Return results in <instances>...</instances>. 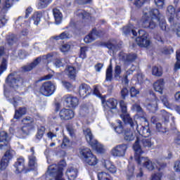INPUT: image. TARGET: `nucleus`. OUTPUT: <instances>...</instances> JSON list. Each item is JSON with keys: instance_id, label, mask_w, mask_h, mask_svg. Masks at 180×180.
<instances>
[{"instance_id": "864d4df0", "label": "nucleus", "mask_w": 180, "mask_h": 180, "mask_svg": "<svg viewBox=\"0 0 180 180\" xmlns=\"http://www.w3.org/2000/svg\"><path fill=\"white\" fill-rule=\"evenodd\" d=\"M130 94H131V98H136V96H137L139 94H140V91H139L134 87H131L130 89Z\"/></svg>"}, {"instance_id": "a878e982", "label": "nucleus", "mask_w": 180, "mask_h": 180, "mask_svg": "<svg viewBox=\"0 0 180 180\" xmlns=\"http://www.w3.org/2000/svg\"><path fill=\"white\" fill-rule=\"evenodd\" d=\"M104 167L107 171L110 172V174H116V172H117V168H116V166H115V165L110 160L104 161Z\"/></svg>"}, {"instance_id": "473e14b6", "label": "nucleus", "mask_w": 180, "mask_h": 180, "mask_svg": "<svg viewBox=\"0 0 180 180\" xmlns=\"http://www.w3.org/2000/svg\"><path fill=\"white\" fill-rule=\"evenodd\" d=\"M66 73L68 74L70 79H75V77H77V71L75 70V68L72 66H68L66 69Z\"/></svg>"}, {"instance_id": "f257e3e1", "label": "nucleus", "mask_w": 180, "mask_h": 180, "mask_svg": "<svg viewBox=\"0 0 180 180\" xmlns=\"http://www.w3.org/2000/svg\"><path fill=\"white\" fill-rule=\"evenodd\" d=\"M142 26L145 29H155L159 23V27L163 32H168L169 27L165 19L157 8H144L142 16Z\"/></svg>"}, {"instance_id": "9b49d317", "label": "nucleus", "mask_w": 180, "mask_h": 180, "mask_svg": "<svg viewBox=\"0 0 180 180\" xmlns=\"http://www.w3.org/2000/svg\"><path fill=\"white\" fill-rule=\"evenodd\" d=\"M6 84L9 85V86H12L13 88H16L18 86H20L22 84H23V79L20 77H16L13 75L10 74L6 79Z\"/></svg>"}, {"instance_id": "7ed1b4c3", "label": "nucleus", "mask_w": 180, "mask_h": 180, "mask_svg": "<svg viewBox=\"0 0 180 180\" xmlns=\"http://www.w3.org/2000/svg\"><path fill=\"white\" fill-rule=\"evenodd\" d=\"M124 122L125 123H128V124L131 127L132 130H135L134 129H136L137 134L142 136L144 139H147V137H150L151 135V131L148 127L139 125V124H137V121L131 119L129 115H126L124 117Z\"/></svg>"}, {"instance_id": "aec40b11", "label": "nucleus", "mask_w": 180, "mask_h": 180, "mask_svg": "<svg viewBox=\"0 0 180 180\" xmlns=\"http://www.w3.org/2000/svg\"><path fill=\"white\" fill-rule=\"evenodd\" d=\"M136 58H137V55H136V53H132L129 55H127L123 52H121L120 53V60L124 61L125 64L127 63H131L132 61H134Z\"/></svg>"}, {"instance_id": "de8ad7c7", "label": "nucleus", "mask_w": 180, "mask_h": 180, "mask_svg": "<svg viewBox=\"0 0 180 180\" xmlns=\"http://www.w3.org/2000/svg\"><path fill=\"white\" fill-rule=\"evenodd\" d=\"M176 63L174 65V70H180V50L176 51Z\"/></svg>"}, {"instance_id": "423d86ee", "label": "nucleus", "mask_w": 180, "mask_h": 180, "mask_svg": "<svg viewBox=\"0 0 180 180\" xmlns=\"http://www.w3.org/2000/svg\"><path fill=\"white\" fill-rule=\"evenodd\" d=\"M41 60L44 63H50V61L53 60V56H51V54H48L46 56H43L37 58L32 63L23 66L22 71L24 72L32 71L33 68H35V67L39 65V63H40V61H41Z\"/></svg>"}, {"instance_id": "e2e57ef3", "label": "nucleus", "mask_w": 180, "mask_h": 180, "mask_svg": "<svg viewBox=\"0 0 180 180\" xmlns=\"http://www.w3.org/2000/svg\"><path fill=\"white\" fill-rule=\"evenodd\" d=\"M155 4L159 9H162L164 6V0H155Z\"/></svg>"}, {"instance_id": "8fccbe9b", "label": "nucleus", "mask_w": 180, "mask_h": 180, "mask_svg": "<svg viewBox=\"0 0 180 180\" xmlns=\"http://www.w3.org/2000/svg\"><path fill=\"white\" fill-rule=\"evenodd\" d=\"M71 45L68 44H64L60 46V51L62 53H68V51L70 50Z\"/></svg>"}, {"instance_id": "20e7f679", "label": "nucleus", "mask_w": 180, "mask_h": 180, "mask_svg": "<svg viewBox=\"0 0 180 180\" xmlns=\"http://www.w3.org/2000/svg\"><path fill=\"white\" fill-rule=\"evenodd\" d=\"M84 134L86 137V140L87 143L92 147L94 150H96L97 153H105V148L103 146H102L95 138H94V135L92 134V131H91L90 129H85L83 130Z\"/></svg>"}, {"instance_id": "c756f323", "label": "nucleus", "mask_w": 180, "mask_h": 180, "mask_svg": "<svg viewBox=\"0 0 180 180\" xmlns=\"http://www.w3.org/2000/svg\"><path fill=\"white\" fill-rule=\"evenodd\" d=\"M53 16L55 18V22L56 25H60L61 21L63 20V13L60 11V10L57 8L53 9Z\"/></svg>"}, {"instance_id": "ddd939ff", "label": "nucleus", "mask_w": 180, "mask_h": 180, "mask_svg": "<svg viewBox=\"0 0 180 180\" xmlns=\"http://www.w3.org/2000/svg\"><path fill=\"white\" fill-rule=\"evenodd\" d=\"M1 58L2 60L0 65V75H2L4 71H6V68L8 67V55L5 54L4 49H0V59Z\"/></svg>"}, {"instance_id": "4468645a", "label": "nucleus", "mask_w": 180, "mask_h": 180, "mask_svg": "<svg viewBox=\"0 0 180 180\" xmlns=\"http://www.w3.org/2000/svg\"><path fill=\"white\" fill-rule=\"evenodd\" d=\"M150 96L153 99L148 103L147 109L152 112V113H154L158 108V98H157L154 94H150Z\"/></svg>"}, {"instance_id": "603ef678", "label": "nucleus", "mask_w": 180, "mask_h": 180, "mask_svg": "<svg viewBox=\"0 0 180 180\" xmlns=\"http://www.w3.org/2000/svg\"><path fill=\"white\" fill-rule=\"evenodd\" d=\"M62 85L67 89L68 91H72L74 89V87L72 86V84L68 82H62Z\"/></svg>"}, {"instance_id": "cd10ccee", "label": "nucleus", "mask_w": 180, "mask_h": 180, "mask_svg": "<svg viewBox=\"0 0 180 180\" xmlns=\"http://www.w3.org/2000/svg\"><path fill=\"white\" fill-rule=\"evenodd\" d=\"M166 14L169 18V22L172 23V22H174V19H175V8H174L172 6H169L167 7Z\"/></svg>"}, {"instance_id": "2f4dec72", "label": "nucleus", "mask_w": 180, "mask_h": 180, "mask_svg": "<svg viewBox=\"0 0 180 180\" xmlns=\"http://www.w3.org/2000/svg\"><path fill=\"white\" fill-rule=\"evenodd\" d=\"M126 178L127 180L134 179V167L131 165L128 166V169L126 172Z\"/></svg>"}, {"instance_id": "bf43d9fd", "label": "nucleus", "mask_w": 180, "mask_h": 180, "mask_svg": "<svg viewBox=\"0 0 180 180\" xmlns=\"http://www.w3.org/2000/svg\"><path fill=\"white\" fill-rule=\"evenodd\" d=\"M146 2H147V0H136L134 5H136L137 8H141Z\"/></svg>"}, {"instance_id": "bb28decb", "label": "nucleus", "mask_w": 180, "mask_h": 180, "mask_svg": "<svg viewBox=\"0 0 180 180\" xmlns=\"http://www.w3.org/2000/svg\"><path fill=\"white\" fill-rule=\"evenodd\" d=\"M117 106V101L114 98H110L104 103L105 109H116Z\"/></svg>"}, {"instance_id": "f704fd0d", "label": "nucleus", "mask_w": 180, "mask_h": 180, "mask_svg": "<svg viewBox=\"0 0 180 180\" xmlns=\"http://www.w3.org/2000/svg\"><path fill=\"white\" fill-rule=\"evenodd\" d=\"M51 2H53V0H39L38 8L39 9H44L45 8H47Z\"/></svg>"}, {"instance_id": "6e6d98bb", "label": "nucleus", "mask_w": 180, "mask_h": 180, "mask_svg": "<svg viewBox=\"0 0 180 180\" xmlns=\"http://www.w3.org/2000/svg\"><path fill=\"white\" fill-rule=\"evenodd\" d=\"M60 40H64L65 39H70V37H72L71 34H70V33L67 31L62 32L60 34Z\"/></svg>"}, {"instance_id": "052dcab7", "label": "nucleus", "mask_w": 180, "mask_h": 180, "mask_svg": "<svg viewBox=\"0 0 180 180\" xmlns=\"http://www.w3.org/2000/svg\"><path fill=\"white\" fill-rule=\"evenodd\" d=\"M156 129H158V131H162V133H165V130L167 128L164 126H162V124H161V123H157L156 124Z\"/></svg>"}, {"instance_id": "6e6552de", "label": "nucleus", "mask_w": 180, "mask_h": 180, "mask_svg": "<svg viewBox=\"0 0 180 180\" xmlns=\"http://www.w3.org/2000/svg\"><path fill=\"white\" fill-rule=\"evenodd\" d=\"M56 91V84L52 82H44L39 89V92L44 96H51Z\"/></svg>"}, {"instance_id": "37998d69", "label": "nucleus", "mask_w": 180, "mask_h": 180, "mask_svg": "<svg viewBox=\"0 0 180 180\" xmlns=\"http://www.w3.org/2000/svg\"><path fill=\"white\" fill-rule=\"evenodd\" d=\"M10 102L12 103V105H13V106H15V108H16V106H18L19 103L22 102V100L19 96H16V97H13L12 98H10Z\"/></svg>"}, {"instance_id": "0eeeda50", "label": "nucleus", "mask_w": 180, "mask_h": 180, "mask_svg": "<svg viewBox=\"0 0 180 180\" xmlns=\"http://www.w3.org/2000/svg\"><path fill=\"white\" fill-rule=\"evenodd\" d=\"M22 127L20 129V133L22 134H30V131L33 129V123H34V119L30 116H27L22 120Z\"/></svg>"}, {"instance_id": "393cba45", "label": "nucleus", "mask_w": 180, "mask_h": 180, "mask_svg": "<svg viewBox=\"0 0 180 180\" xmlns=\"http://www.w3.org/2000/svg\"><path fill=\"white\" fill-rule=\"evenodd\" d=\"M89 91H91V87L86 84H82L79 87V94L80 96H83L84 98L88 96Z\"/></svg>"}, {"instance_id": "3c124183", "label": "nucleus", "mask_w": 180, "mask_h": 180, "mask_svg": "<svg viewBox=\"0 0 180 180\" xmlns=\"http://www.w3.org/2000/svg\"><path fill=\"white\" fill-rule=\"evenodd\" d=\"M13 1L18 2L19 0H6L4 4V9H9L13 5Z\"/></svg>"}, {"instance_id": "09e8293b", "label": "nucleus", "mask_w": 180, "mask_h": 180, "mask_svg": "<svg viewBox=\"0 0 180 180\" xmlns=\"http://www.w3.org/2000/svg\"><path fill=\"white\" fill-rule=\"evenodd\" d=\"M172 30H174L176 32V34L180 37V24L176 23L172 26Z\"/></svg>"}, {"instance_id": "4be33fe9", "label": "nucleus", "mask_w": 180, "mask_h": 180, "mask_svg": "<svg viewBox=\"0 0 180 180\" xmlns=\"http://www.w3.org/2000/svg\"><path fill=\"white\" fill-rule=\"evenodd\" d=\"M8 141H9L8 134L5 131H1L0 133V150H4V148L9 146L8 145Z\"/></svg>"}, {"instance_id": "b1692460", "label": "nucleus", "mask_w": 180, "mask_h": 180, "mask_svg": "<svg viewBox=\"0 0 180 180\" xmlns=\"http://www.w3.org/2000/svg\"><path fill=\"white\" fill-rule=\"evenodd\" d=\"M164 85H165V82H164L163 79H160L154 83L153 87L156 92H159V94H162V91H164Z\"/></svg>"}, {"instance_id": "58836bf2", "label": "nucleus", "mask_w": 180, "mask_h": 180, "mask_svg": "<svg viewBox=\"0 0 180 180\" xmlns=\"http://www.w3.org/2000/svg\"><path fill=\"white\" fill-rule=\"evenodd\" d=\"M76 14L77 15V16H79V18H82V19H88L89 16H91V14H89V13H87L84 10H78Z\"/></svg>"}, {"instance_id": "f03ea898", "label": "nucleus", "mask_w": 180, "mask_h": 180, "mask_svg": "<svg viewBox=\"0 0 180 180\" xmlns=\"http://www.w3.org/2000/svg\"><path fill=\"white\" fill-rule=\"evenodd\" d=\"M133 150L135 153V161H136L137 164H139V165H143V167L144 168H146V169H148V171H153L157 169L160 171V169L162 168V166H161V164L160 162H153L150 160V159H148V158H144L141 156V154H143V150L139 144V141L134 143L133 146Z\"/></svg>"}, {"instance_id": "680f3d73", "label": "nucleus", "mask_w": 180, "mask_h": 180, "mask_svg": "<svg viewBox=\"0 0 180 180\" xmlns=\"http://www.w3.org/2000/svg\"><path fill=\"white\" fill-rule=\"evenodd\" d=\"M129 95V90L127 88H124L121 90V96L122 99H126V96Z\"/></svg>"}, {"instance_id": "7c9ffc66", "label": "nucleus", "mask_w": 180, "mask_h": 180, "mask_svg": "<svg viewBox=\"0 0 180 180\" xmlns=\"http://www.w3.org/2000/svg\"><path fill=\"white\" fill-rule=\"evenodd\" d=\"M27 113V109L25 107H21L18 110H15L14 119H20L22 116H25Z\"/></svg>"}, {"instance_id": "a19ab883", "label": "nucleus", "mask_w": 180, "mask_h": 180, "mask_svg": "<svg viewBox=\"0 0 180 180\" xmlns=\"http://www.w3.org/2000/svg\"><path fill=\"white\" fill-rule=\"evenodd\" d=\"M44 131H46L44 127H41L39 129H38L36 139H37V140H41L43 136H44Z\"/></svg>"}, {"instance_id": "338daca9", "label": "nucleus", "mask_w": 180, "mask_h": 180, "mask_svg": "<svg viewBox=\"0 0 180 180\" xmlns=\"http://www.w3.org/2000/svg\"><path fill=\"white\" fill-rule=\"evenodd\" d=\"M68 144H70V140L68 139V138L67 137L63 138V143L61 145L62 148H65V147H67Z\"/></svg>"}, {"instance_id": "dca6fc26", "label": "nucleus", "mask_w": 180, "mask_h": 180, "mask_svg": "<svg viewBox=\"0 0 180 180\" xmlns=\"http://www.w3.org/2000/svg\"><path fill=\"white\" fill-rule=\"evenodd\" d=\"M138 141L140 148H146V150H148V148H153L154 147V142L151 141L150 139L143 138L141 139V145H140V140L139 139V137H137L136 141L135 143Z\"/></svg>"}, {"instance_id": "f3484780", "label": "nucleus", "mask_w": 180, "mask_h": 180, "mask_svg": "<svg viewBox=\"0 0 180 180\" xmlns=\"http://www.w3.org/2000/svg\"><path fill=\"white\" fill-rule=\"evenodd\" d=\"M60 117L62 120H71L74 117V111L70 109L63 108L60 112Z\"/></svg>"}, {"instance_id": "9d476101", "label": "nucleus", "mask_w": 180, "mask_h": 180, "mask_svg": "<svg viewBox=\"0 0 180 180\" xmlns=\"http://www.w3.org/2000/svg\"><path fill=\"white\" fill-rule=\"evenodd\" d=\"M139 37L136 39V43L140 47H148L150 46V41L148 38H147V33L143 30H139Z\"/></svg>"}, {"instance_id": "c03bdc74", "label": "nucleus", "mask_w": 180, "mask_h": 180, "mask_svg": "<svg viewBox=\"0 0 180 180\" xmlns=\"http://www.w3.org/2000/svg\"><path fill=\"white\" fill-rule=\"evenodd\" d=\"M112 64H110L106 70V81H112Z\"/></svg>"}, {"instance_id": "a211bd4d", "label": "nucleus", "mask_w": 180, "mask_h": 180, "mask_svg": "<svg viewBox=\"0 0 180 180\" xmlns=\"http://www.w3.org/2000/svg\"><path fill=\"white\" fill-rule=\"evenodd\" d=\"M101 37L99 34V31H96V30H93L91 33L85 37L84 41L86 44L92 43L94 40H96L98 37Z\"/></svg>"}, {"instance_id": "412c9836", "label": "nucleus", "mask_w": 180, "mask_h": 180, "mask_svg": "<svg viewBox=\"0 0 180 180\" xmlns=\"http://www.w3.org/2000/svg\"><path fill=\"white\" fill-rule=\"evenodd\" d=\"M14 167L15 168V174H20V172L25 171V159L23 158H19L14 164Z\"/></svg>"}, {"instance_id": "79ce46f5", "label": "nucleus", "mask_w": 180, "mask_h": 180, "mask_svg": "<svg viewBox=\"0 0 180 180\" xmlns=\"http://www.w3.org/2000/svg\"><path fill=\"white\" fill-rule=\"evenodd\" d=\"M117 126L114 128L115 131L118 134H122V133H123V125H122V121L117 120Z\"/></svg>"}, {"instance_id": "2eb2a0df", "label": "nucleus", "mask_w": 180, "mask_h": 180, "mask_svg": "<svg viewBox=\"0 0 180 180\" xmlns=\"http://www.w3.org/2000/svg\"><path fill=\"white\" fill-rule=\"evenodd\" d=\"M130 129H127L124 131V140H126L127 141H133V140H134V139L136 138V139L137 137H139L137 136V130L136 129V128H134V130H133V128H131V127L130 126Z\"/></svg>"}, {"instance_id": "ea45409f", "label": "nucleus", "mask_w": 180, "mask_h": 180, "mask_svg": "<svg viewBox=\"0 0 180 180\" xmlns=\"http://www.w3.org/2000/svg\"><path fill=\"white\" fill-rule=\"evenodd\" d=\"M40 19H41V14L39 13H35L32 15V20L34 21V25H39V23H40Z\"/></svg>"}, {"instance_id": "f8f14e48", "label": "nucleus", "mask_w": 180, "mask_h": 180, "mask_svg": "<svg viewBox=\"0 0 180 180\" xmlns=\"http://www.w3.org/2000/svg\"><path fill=\"white\" fill-rule=\"evenodd\" d=\"M63 99L65 103H67L68 108H77V106H78V98L73 96L71 94H67L64 96Z\"/></svg>"}, {"instance_id": "a18cd8bd", "label": "nucleus", "mask_w": 180, "mask_h": 180, "mask_svg": "<svg viewBox=\"0 0 180 180\" xmlns=\"http://www.w3.org/2000/svg\"><path fill=\"white\" fill-rule=\"evenodd\" d=\"M131 30V33L133 36H137V32L131 28L130 27H124L123 28V33L124 34H129L130 33V31Z\"/></svg>"}, {"instance_id": "5701e85b", "label": "nucleus", "mask_w": 180, "mask_h": 180, "mask_svg": "<svg viewBox=\"0 0 180 180\" xmlns=\"http://www.w3.org/2000/svg\"><path fill=\"white\" fill-rule=\"evenodd\" d=\"M30 151L32 153L31 155H29V162L28 166L31 169H34L36 167H37V160L36 159V156H34V148H31Z\"/></svg>"}, {"instance_id": "e433bc0d", "label": "nucleus", "mask_w": 180, "mask_h": 180, "mask_svg": "<svg viewBox=\"0 0 180 180\" xmlns=\"http://www.w3.org/2000/svg\"><path fill=\"white\" fill-rule=\"evenodd\" d=\"M9 159L6 158H2L0 162V169L1 171H4V169H6V168H8V166L9 165Z\"/></svg>"}, {"instance_id": "c9c22d12", "label": "nucleus", "mask_w": 180, "mask_h": 180, "mask_svg": "<svg viewBox=\"0 0 180 180\" xmlns=\"http://www.w3.org/2000/svg\"><path fill=\"white\" fill-rule=\"evenodd\" d=\"M98 180H112L110 175L105 172H101L98 173Z\"/></svg>"}, {"instance_id": "6ab92c4d", "label": "nucleus", "mask_w": 180, "mask_h": 180, "mask_svg": "<svg viewBox=\"0 0 180 180\" xmlns=\"http://www.w3.org/2000/svg\"><path fill=\"white\" fill-rule=\"evenodd\" d=\"M65 175L68 180H75L78 176V169L74 167H70L67 169Z\"/></svg>"}, {"instance_id": "13d9d810", "label": "nucleus", "mask_w": 180, "mask_h": 180, "mask_svg": "<svg viewBox=\"0 0 180 180\" xmlns=\"http://www.w3.org/2000/svg\"><path fill=\"white\" fill-rule=\"evenodd\" d=\"M162 113L163 117L165 119V124H167V123H168V122H169V114L164 110H162Z\"/></svg>"}, {"instance_id": "39448f33", "label": "nucleus", "mask_w": 180, "mask_h": 180, "mask_svg": "<svg viewBox=\"0 0 180 180\" xmlns=\"http://www.w3.org/2000/svg\"><path fill=\"white\" fill-rule=\"evenodd\" d=\"M79 156L81 158L84 159V162L91 165V167H95L98 164V158L96 156L92 154L91 149L87 148H82L79 149Z\"/></svg>"}, {"instance_id": "1a4fd4ad", "label": "nucleus", "mask_w": 180, "mask_h": 180, "mask_svg": "<svg viewBox=\"0 0 180 180\" xmlns=\"http://www.w3.org/2000/svg\"><path fill=\"white\" fill-rule=\"evenodd\" d=\"M128 148L127 144H120L112 149L111 154L113 157H124Z\"/></svg>"}, {"instance_id": "49530a36", "label": "nucleus", "mask_w": 180, "mask_h": 180, "mask_svg": "<svg viewBox=\"0 0 180 180\" xmlns=\"http://www.w3.org/2000/svg\"><path fill=\"white\" fill-rule=\"evenodd\" d=\"M88 51V47L83 46L80 48V58H86V52Z\"/></svg>"}, {"instance_id": "c85d7f7f", "label": "nucleus", "mask_w": 180, "mask_h": 180, "mask_svg": "<svg viewBox=\"0 0 180 180\" xmlns=\"http://www.w3.org/2000/svg\"><path fill=\"white\" fill-rule=\"evenodd\" d=\"M120 109L123 113L122 115H121V117H122L123 122H124V117H126V116H130L129 115L127 114V104H126L124 101L122 100L120 101Z\"/></svg>"}, {"instance_id": "72a5a7b5", "label": "nucleus", "mask_w": 180, "mask_h": 180, "mask_svg": "<svg viewBox=\"0 0 180 180\" xmlns=\"http://www.w3.org/2000/svg\"><path fill=\"white\" fill-rule=\"evenodd\" d=\"M6 147H7V148L8 149H7V150L6 151V153L4 154V158L11 160L13 158V157H15L16 153L12 148H10L9 145Z\"/></svg>"}, {"instance_id": "4c0bfd02", "label": "nucleus", "mask_w": 180, "mask_h": 180, "mask_svg": "<svg viewBox=\"0 0 180 180\" xmlns=\"http://www.w3.org/2000/svg\"><path fill=\"white\" fill-rule=\"evenodd\" d=\"M152 74L155 77H161V75H162V68L157 66L153 67L152 69Z\"/></svg>"}, {"instance_id": "0e129e2a", "label": "nucleus", "mask_w": 180, "mask_h": 180, "mask_svg": "<svg viewBox=\"0 0 180 180\" xmlns=\"http://www.w3.org/2000/svg\"><path fill=\"white\" fill-rule=\"evenodd\" d=\"M18 57L21 60H23V58H26V57H27V53L25 51H18Z\"/></svg>"}, {"instance_id": "774afa93", "label": "nucleus", "mask_w": 180, "mask_h": 180, "mask_svg": "<svg viewBox=\"0 0 180 180\" xmlns=\"http://www.w3.org/2000/svg\"><path fill=\"white\" fill-rule=\"evenodd\" d=\"M162 175L160 173H156L152 175L151 180H161Z\"/></svg>"}, {"instance_id": "4d7b16f0", "label": "nucleus", "mask_w": 180, "mask_h": 180, "mask_svg": "<svg viewBox=\"0 0 180 180\" xmlns=\"http://www.w3.org/2000/svg\"><path fill=\"white\" fill-rule=\"evenodd\" d=\"M115 77L117 78L120 77V74H122V68L120 65H116L115 69Z\"/></svg>"}, {"instance_id": "69168bd1", "label": "nucleus", "mask_w": 180, "mask_h": 180, "mask_svg": "<svg viewBox=\"0 0 180 180\" xmlns=\"http://www.w3.org/2000/svg\"><path fill=\"white\" fill-rule=\"evenodd\" d=\"M174 169L176 172H180V160H176L174 162Z\"/></svg>"}, {"instance_id": "5fc2aeb1", "label": "nucleus", "mask_w": 180, "mask_h": 180, "mask_svg": "<svg viewBox=\"0 0 180 180\" xmlns=\"http://www.w3.org/2000/svg\"><path fill=\"white\" fill-rule=\"evenodd\" d=\"M164 106H166V108H169V101H168V97L167 96H162L160 98Z\"/></svg>"}]
</instances>
